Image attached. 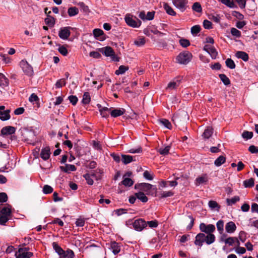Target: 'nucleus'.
I'll list each match as a JSON object with an SVG mask.
<instances>
[{
  "label": "nucleus",
  "mask_w": 258,
  "mask_h": 258,
  "mask_svg": "<svg viewBox=\"0 0 258 258\" xmlns=\"http://www.w3.org/2000/svg\"><path fill=\"white\" fill-rule=\"evenodd\" d=\"M52 244L53 249L59 255V258H74L75 256L72 249L68 248L67 250H64L56 242H53Z\"/></svg>",
  "instance_id": "nucleus-1"
},
{
  "label": "nucleus",
  "mask_w": 258,
  "mask_h": 258,
  "mask_svg": "<svg viewBox=\"0 0 258 258\" xmlns=\"http://www.w3.org/2000/svg\"><path fill=\"white\" fill-rule=\"evenodd\" d=\"M135 188L139 190V191H142L147 195H152L151 191L152 189H156L154 186L151 184L145 182L137 183L135 185Z\"/></svg>",
  "instance_id": "nucleus-2"
},
{
  "label": "nucleus",
  "mask_w": 258,
  "mask_h": 258,
  "mask_svg": "<svg viewBox=\"0 0 258 258\" xmlns=\"http://www.w3.org/2000/svg\"><path fill=\"white\" fill-rule=\"evenodd\" d=\"M124 20L128 26L133 28H138L142 24V22L136 17H135L134 19L133 16L130 14L125 16Z\"/></svg>",
  "instance_id": "nucleus-3"
},
{
  "label": "nucleus",
  "mask_w": 258,
  "mask_h": 258,
  "mask_svg": "<svg viewBox=\"0 0 258 258\" xmlns=\"http://www.w3.org/2000/svg\"><path fill=\"white\" fill-rule=\"evenodd\" d=\"M191 57L192 54L190 52L184 51L178 54L176 57V60L180 64H186L191 60Z\"/></svg>",
  "instance_id": "nucleus-4"
},
{
  "label": "nucleus",
  "mask_w": 258,
  "mask_h": 258,
  "mask_svg": "<svg viewBox=\"0 0 258 258\" xmlns=\"http://www.w3.org/2000/svg\"><path fill=\"white\" fill-rule=\"evenodd\" d=\"M12 206L10 204H1L0 205V214L11 218L12 216Z\"/></svg>",
  "instance_id": "nucleus-5"
},
{
  "label": "nucleus",
  "mask_w": 258,
  "mask_h": 258,
  "mask_svg": "<svg viewBox=\"0 0 258 258\" xmlns=\"http://www.w3.org/2000/svg\"><path fill=\"white\" fill-rule=\"evenodd\" d=\"M23 72L28 76H32L33 75V68L26 60H22L20 62Z\"/></svg>",
  "instance_id": "nucleus-6"
},
{
  "label": "nucleus",
  "mask_w": 258,
  "mask_h": 258,
  "mask_svg": "<svg viewBox=\"0 0 258 258\" xmlns=\"http://www.w3.org/2000/svg\"><path fill=\"white\" fill-rule=\"evenodd\" d=\"M200 230L201 232H204L207 234H212L213 232L215 231V226L213 224L206 225L204 223H202L199 226Z\"/></svg>",
  "instance_id": "nucleus-7"
},
{
  "label": "nucleus",
  "mask_w": 258,
  "mask_h": 258,
  "mask_svg": "<svg viewBox=\"0 0 258 258\" xmlns=\"http://www.w3.org/2000/svg\"><path fill=\"white\" fill-rule=\"evenodd\" d=\"M132 225L136 230L141 231L147 226V223L143 219L140 218L135 220Z\"/></svg>",
  "instance_id": "nucleus-8"
},
{
  "label": "nucleus",
  "mask_w": 258,
  "mask_h": 258,
  "mask_svg": "<svg viewBox=\"0 0 258 258\" xmlns=\"http://www.w3.org/2000/svg\"><path fill=\"white\" fill-rule=\"evenodd\" d=\"M73 29L70 26L61 28L58 32V36L62 39H68L71 34L70 30Z\"/></svg>",
  "instance_id": "nucleus-9"
},
{
  "label": "nucleus",
  "mask_w": 258,
  "mask_h": 258,
  "mask_svg": "<svg viewBox=\"0 0 258 258\" xmlns=\"http://www.w3.org/2000/svg\"><path fill=\"white\" fill-rule=\"evenodd\" d=\"M173 4L175 7L180 10L182 12H184L187 8V0H172Z\"/></svg>",
  "instance_id": "nucleus-10"
},
{
  "label": "nucleus",
  "mask_w": 258,
  "mask_h": 258,
  "mask_svg": "<svg viewBox=\"0 0 258 258\" xmlns=\"http://www.w3.org/2000/svg\"><path fill=\"white\" fill-rule=\"evenodd\" d=\"M48 10V9L47 8L44 9V12L47 15V18L45 19V23L49 27H52L55 23V19L53 17L50 16L51 13L50 11H49L48 13H47Z\"/></svg>",
  "instance_id": "nucleus-11"
},
{
  "label": "nucleus",
  "mask_w": 258,
  "mask_h": 258,
  "mask_svg": "<svg viewBox=\"0 0 258 258\" xmlns=\"http://www.w3.org/2000/svg\"><path fill=\"white\" fill-rule=\"evenodd\" d=\"M94 37L101 41H103L106 39L105 34L102 30L100 29H94L93 31Z\"/></svg>",
  "instance_id": "nucleus-12"
},
{
  "label": "nucleus",
  "mask_w": 258,
  "mask_h": 258,
  "mask_svg": "<svg viewBox=\"0 0 258 258\" xmlns=\"http://www.w3.org/2000/svg\"><path fill=\"white\" fill-rule=\"evenodd\" d=\"M204 50L207 51L213 59L216 58L218 52L214 46L210 45H205L204 47Z\"/></svg>",
  "instance_id": "nucleus-13"
},
{
  "label": "nucleus",
  "mask_w": 258,
  "mask_h": 258,
  "mask_svg": "<svg viewBox=\"0 0 258 258\" xmlns=\"http://www.w3.org/2000/svg\"><path fill=\"white\" fill-rule=\"evenodd\" d=\"M182 78L178 77L174 79L172 81L168 83L166 89H176L180 84Z\"/></svg>",
  "instance_id": "nucleus-14"
},
{
  "label": "nucleus",
  "mask_w": 258,
  "mask_h": 258,
  "mask_svg": "<svg viewBox=\"0 0 258 258\" xmlns=\"http://www.w3.org/2000/svg\"><path fill=\"white\" fill-rule=\"evenodd\" d=\"M16 131V127L12 126H6L1 130V135L2 136L10 135L14 134Z\"/></svg>",
  "instance_id": "nucleus-15"
},
{
  "label": "nucleus",
  "mask_w": 258,
  "mask_h": 258,
  "mask_svg": "<svg viewBox=\"0 0 258 258\" xmlns=\"http://www.w3.org/2000/svg\"><path fill=\"white\" fill-rule=\"evenodd\" d=\"M205 234L203 233H200L198 234L196 237L194 243L195 245L200 247H202L203 243L205 242Z\"/></svg>",
  "instance_id": "nucleus-16"
},
{
  "label": "nucleus",
  "mask_w": 258,
  "mask_h": 258,
  "mask_svg": "<svg viewBox=\"0 0 258 258\" xmlns=\"http://www.w3.org/2000/svg\"><path fill=\"white\" fill-rule=\"evenodd\" d=\"M22 251V249H19L16 252L15 255L16 258H30L33 255V253L31 252H24Z\"/></svg>",
  "instance_id": "nucleus-17"
},
{
  "label": "nucleus",
  "mask_w": 258,
  "mask_h": 258,
  "mask_svg": "<svg viewBox=\"0 0 258 258\" xmlns=\"http://www.w3.org/2000/svg\"><path fill=\"white\" fill-rule=\"evenodd\" d=\"M99 51L106 56H110L114 53V51L110 46L100 48Z\"/></svg>",
  "instance_id": "nucleus-18"
},
{
  "label": "nucleus",
  "mask_w": 258,
  "mask_h": 258,
  "mask_svg": "<svg viewBox=\"0 0 258 258\" xmlns=\"http://www.w3.org/2000/svg\"><path fill=\"white\" fill-rule=\"evenodd\" d=\"M50 155V151L49 147H46L42 149L40 153V157L44 160L48 159Z\"/></svg>",
  "instance_id": "nucleus-19"
},
{
  "label": "nucleus",
  "mask_w": 258,
  "mask_h": 258,
  "mask_svg": "<svg viewBox=\"0 0 258 258\" xmlns=\"http://www.w3.org/2000/svg\"><path fill=\"white\" fill-rule=\"evenodd\" d=\"M236 226L232 221H229L225 225L226 231L228 233H232L235 231Z\"/></svg>",
  "instance_id": "nucleus-20"
},
{
  "label": "nucleus",
  "mask_w": 258,
  "mask_h": 258,
  "mask_svg": "<svg viewBox=\"0 0 258 258\" xmlns=\"http://www.w3.org/2000/svg\"><path fill=\"white\" fill-rule=\"evenodd\" d=\"M109 248L112 250L114 254H117L120 251V246L119 244L116 241H112L110 244Z\"/></svg>",
  "instance_id": "nucleus-21"
},
{
  "label": "nucleus",
  "mask_w": 258,
  "mask_h": 258,
  "mask_svg": "<svg viewBox=\"0 0 258 258\" xmlns=\"http://www.w3.org/2000/svg\"><path fill=\"white\" fill-rule=\"evenodd\" d=\"M125 112V109L124 108H117L111 111L110 115L113 117H117L123 115Z\"/></svg>",
  "instance_id": "nucleus-22"
},
{
  "label": "nucleus",
  "mask_w": 258,
  "mask_h": 258,
  "mask_svg": "<svg viewBox=\"0 0 258 258\" xmlns=\"http://www.w3.org/2000/svg\"><path fill=\"white\" fill-rule=\"evenodd\" d=\"M60 169L61 171L66 172L70 173V171H75L77 170V168L74 165L66 164L65 166H60Z\"/></svg>",
  "instance_id": "nucleus-23"
},
{
  "label": "nucleus",
  "mask_w": 258,
  "mask_h": 258,
  "mask_svg": "<svg viewBox=\"0 0 258 258\" xmlns=\"http://www.w3.org/2000/svg\"><path fill=\"white\" fill-rule=\"evenodd\" d=\"M11 110L10 109H7L4 111H0V119L3 121L8 120L10 119L11 115L10 113Z\"/></svg>",
  "instance_id": "nucleus-24"
},
{
  "label": "nucleus",
  "mask_w": 258,
  "mask_h": 258,
  "mask_svg": "<svg viewBox=\"0 0 258 258\" xmlns=\"http://www.w3.org/2000/svg\"><path fill=\"white\" fill-rule=\"evenodd\" d=\"M235 56L238 58H241L244 61L248 60L249 56L247 53L242 51H238L235 53Z\"/></svg>",
  "instance_id": "nucleus-25"
},
{
  "label": "nucleus",
  "mask_w": 258,
  "mask_h": 258,
  "mask_svg": "<svg viewBox=\"0 0 258 258\" xmlns=\"http://www.w3.org/2000/svg\"><path fill=\"white\" fill-rule=\"evenodd\" d=\"M222 4L225 5L227 7L234 9L237 8V6L235 4L233 0H218Z\"/></svg>",
  "instance_id": "nucleus-26"
},
{
  "label": "nucleus",
  "mask_w": 258,
  "mask_h": 258,
  "mask_svg": "<svg viewBox=\"0 0 258 258\" xmlns=\"http://www.w3.org/2000/svg\"><path fill=\"white\" fill-rule=\"evenodd\" d=\"M213 134V129L211 126H208L203 133L202 136L205 139H209Z\"/></svg>",
  "instance_id": "nucleus-27"
},
{
  "label": "nucleus",
  "mask_w": 258,
  "mask_h": 258,
  "mask_svg": "<svg viewBox=\"0 0 258 258\" xmlns=\"http://www.w3.org/2000/svg\"><path fill=\"white\" fill-rule=\"evenodd\" d=\"M215 239L216 237L214 234L209 233L208 234H207V235H205L204 240L207 244L210 245L214 243L215 241Z\"/></svg>",
  "instance_id": "nucleus-28"
},
{
  "label": "nucleus",
  "mask_w": 258,
  "mask_h": 258,
  "mask_svg": "<svg viewBox=\"0 0 258 258\" xmlns=\"http://www.w3.org/2000/svg\"><path fill=\"white\" fill-rule=\"evenodd\" d=\"M163 8L168 15L172 16H174L176 15V12L174 11L172 8L167 3H164L163 4Z\"/></svg>",
  "instance_id": "nucleus-29"
},
{
  "label": "nucleus",
  "mask_w": 258,
  "mask_h": 258,
  "mask_svg": "<svg viewBox=\"0 0 258 258\" xmlns=\"http://www.w3.org/2000/svg\"><path fill=\"white\" fill-rule=\"evenodd\" d=\"M146 195V194L142 191H139L135 194V196L137 198V199L140 200L143 203H146L148 201V198Z\"/></svg>",
  "instance_id": "nucleus-30"
},
{
  "label": "nucleus",
  "mask_w": 258,
  "mask_h": 258,
  "mask_svg": "<svg viewBox=\"0 0 258 258\" xmlns=\"http://www.w3.org/2000/svg\"><path fill=\"white\" fill-rule=\"evenodd\" d=\"M9 84L8 79L3 74L0 73V86L2 87H7L9 85Z\"/></svg>",
  "instance_id": "nucleus-31"
},
{
  "label": "nucleus",
  "mask_w": 258,
  "mask_h": 258,
  "mask_svg": "<svg viewBox=\"0 0 258 258\" xmlns=\"http://www.w3.org/2000/svg\"><path fill=\"white\" fill-rule=\"evenodd\" d=\"M243 186L245 188L252 187L254 185V179L253 178H250L249 179H246L243 182Z\"/></svg>",
  "instance_id": "nucleus-32"
},
{
  "label": "nucleus",
  "mask_w": 258,
  "mask_h": 258,
  "mask_svg": "<svg viewBox=\"0 0 258 258\" xmlns=\"http://www.w3.org/2000/svg\"><path fill=\"white\" fill-rule=\"evenodd\" d=\"M79 9L76 7H72L68 9V13L70 17H73L78 14Z\"/></svg>",
  "instance_id": "nucleus-33"
},
{
  "label": "nucleus",
  "mask_w": 258,
  "mask_h": 258,
  "mask_svg": "<svg viewBox=\"0 0 258 258\" xmlns=\"http://www.w3.org/2000/svg\"><path fill=\"white\" fill-rule=\"evenodd\" d=\"M159 123L160 125L164 126L168 129H171L172 127V125L168 119L165 118L160 119L159 120Z\"/></svg>",
  "instance_id": "nucleus-34"
},
{
  "label": "nucleus",
  "mask_w": 258,
  "mask_h": 258,
  "mask_svg": "<svg viewBox=\"0 0 258 258\" xmlns=\"http://www.w3.org/2000/svg\"><path fill=\"white\" fill-rule=\"evenodd\" d=\"M121 160L124 164H127L133 161V156L128 155H121Z\"/></svg>",
  "instance_id": "nucleus-35"
},
{
  "label": "nucleus",
  "mask_w": 258,
  "mask_h": 258,
  "mask_svg": "<svg viewBox=\"0 0 258 258\" xmlns=\"http://www.w3.org/2000/svg\"><path fill=\"white\" fill-rule=\"evenodd\" d=\"M30 134V138H27L25 139V141L27 142V143L30 144H32L33 145H35V139L36 137L33 132H30L29 133Z\"/></svg>",
  "instance_id": "nucleus-36"
},
{
  "label": "nucleus",
  "mask_w": 258,
  "mask_h": 258,
  "mask_svg": "<svg viewBox=\"0 0 258 258\" xmlns=\"http://www.w3.org/2000/svg\"><path fill=\"white\" fill-rule=\"evenodd\" d=\"M226 161V158L223 156H220L214 161L215 166L219 167L224 163Z\"/></svg>",
  "instance_id": "nucleus-37"
},
{
  "label": "nucleus",
  "mask_w": 258,
  "mask_h": 258,
  "mask_svg": "<svg viewBox=\"0 0 258 258\" xmlns=\"http://www.w3.org/2000/svg\"><path fill=\"white\" fill-rule=\"evenodd\" d=\"M90 100L91 97L89 93L88 92H85L83 96L82 103L85 105L88 104L90 103Z\"/></svg>",
  "instance_id": "nucleus-38"
},
{
  "label": "nucleus",
  "mask_w": 258,
  "mask_h": 258,
  "mask_svg": "<svg viewBox=\"0 0 258 258\" xmlns=\"http://www.w3.org/2000/svg\"><path fill=\"white\" fill-rule=\"evenodd\" d=\"M208 177L207 174H205L202 176H199L197 177L196 179L197 182V184H201L203 183H205L208 181Z\"/></svg>",
  "instance_id": "nucleus-39"
},
{
  "label": "nucleus",
  "mask_w": 258,
  "mask_h": 258,
  "mask_svg": "<svg viewBox=\"0 0 258 258\" xmlns=\"http://www.w3.org/2000/svg\"><path fill=\"white\" fill-rule=\"evenodd\" d=\"M170 149H171V146L168 145L164 148H160V149H159L158 150V152H159L161 155L165 156V155L168 154Z\"/></svg>",
  "instance_id": "nucleus-40"
},
{
  "label": "nucleus",
  "mask_w": 258,
  "mask_h": 258,
  "mask_svg": "<svg viewBox=\"0 0 258 258\" xmlns=\"http://www.w3.org/2000/svg\"><path fill=\"white\" fill-rule=\"evenodd\" d=\"M219 77L225 85L228 86L230 84L229 79L225 74H220L219 75Z\"/></svg>",
  "instance_id": "nucleus-41"
},
{
  "label": "nucleus",
  "mask_w": 258,
  "mask_h": 258,
  "mask_svg": "<svg viewBox=\"0 0 258 258\" xmlns=\"http://www.w3.org/2000/svg\"><path fill=\"white\" fill-rule=\"evenodd\" d=\"M240 200V198L238 196H235L232 199H227L226 203L228 206H231L235 204L237 202Z\"/></svg>",
  "instance_id": "nucleus-42"
},
{
  "label": "nucleus",
  "mask_w": 258,
  "mask_h": 258,
  "mask_svg": "<svg viewBox=\"0 0 258 258\" xmlns=\"http://www.w3.org/2000/svg\"><path fill=\"white\" fill-rule=\"evenodd\" d=\"M121 183L125 186H131L134 184V181L128 177H124Z\"/></svg>",
  "instance_id": "nucleus-43"
},
{
  "label": "nucleus",
  "mask_w": 258,
  "mask_h": 258,
  "mask_svg": "<svg viewBox=\"0 0 258 258\" xmlns=\"http://www.w3.org/2000/svg\"><path fill=\"white\" fill-rule=\"evenodd\" d=\"M192 10L197 13H201L202 12V8L199 2L194 3L192 6Z\"/></svg>",
  "instance_id": "nucleus-44"
},
{
  "label": "nucleus",
  "mask_w": 258,
  "mask_h": 258,
  "mask_svg": "<svg viewBox=\"0 0 258 258\" xmlns=\"http://www.w3.org/2000/svg\"><path fill=\"white\" fill-rule=\"evenodd\" d=\"M111 110V108H108L106 107H104L103 108H101L99 110V112L100 113L101 115L103 117H107L109 116L108 111Z\"/></svg>",
  "instance_id": "nucleus-45"
},
{
  "label": "nucleus",
  "mask_w": 258,
  "mask_h": 258,
  "mask_svg": "<svg viewBox=\"0 0 258 258\" xmlns=\"http://www.w3.org/2000/svg\"><path fill=\"white\" fill-rule=\"evenodd\" d=\"M128 70V67H126L125 66L121 65V66H119L118 70H116L115 72V74L116 75L123 74Z\"/></svg>",
  "instance_id": "nucleus-46"
},
{
  "label": "nucleus",
  "mask_w": 258,
  "mask_h": 258,
  "mask_svg": "<svg viewBox=\"0 0 258 258\" xmlns=\"http://www.w3.org/2000/svg\"><path fill=\"white\" fill-rule=\"evenodd\" d=\"M225 64L226 66L230 69H234L236 67L234 61L230 58H228L226 60Z\"/></svg>",
  "instance_id": "nucleus-47"
},
{
  "label": "nucleus",
  "mask_w": 258,
  "mask_h": 258,
  "mask_svg": "<svg viewBox=\"0 0 258 258\" xmlns=\"http://www.w3.org/2000/svg\"><path fill=\"white\" fill-rule=\"evenodd\" d=\"M201 30L200 25H195L191 28V33L194 35H197Z\"/></svg>",
  "instance_id": "nucleus-48"
},
{
  "label": "nucleus",
  "mask_w": 258,
  "mask_h": 258,
  "mask_svg": "<svg viewBox=\"0 0 258 258\" xmlns=\"http://www.w3.org/2000/svg\"><path fill=\"white\" fill-rule=\"evenodd\" d=\"M218 231L220 234H222L224 230V221L222 220H219L216 223Z\"/></svg>",
  "instance_id": "nucleus-49"
},
{
  "label": "nucleus",
  "mask_w": 258,
  "mask_h": 258,
  "mask_svg": "<svg viewBox=\"0 0 258 258\" xmlns=\"http://www.w3.org/2000/svg\"><path fill=\"white\" fill-rule=\"evenodd\" d=\"M242 137L243 139L246 140L250 139L253 137V133L252 132H249L244 131L242 134Z\"/></svg>",
  "instance_id": "nucleus-50"
},
{
  "label": "nucleus",
  "mask_w": 258,
  "mask_h": 258,
  "mask_svg": "<svg viewBox=\"0 0 258 258\" xmlns=\"http://www.w3.org/2000/svg\"><path fill=\"white\" fill-rule=\"evenodd\" d=\"M146 43L145 38L144 37L139 38L134 41V44L138 46H142Z\"/></svg>",
  "instance_id": "nucleus-51"
},
{
  "label": "nucleus",
  "mask_w": 258,
  "mask_h": 258,
  "mask_svg": "<svg viewBox=\"0 0 258 258\" xmlns=\"http://www.w3.org/2000/svg\"><path fill=\"white\" fill-rule=\"evenodd\" d=\"M179 44L183 47H187L190 45V42L188 40L184 38H181L179 41Z\"/></svg>",
  "instance_id": "nucleus-52"
},
{
  "label": "nucleus",
  "mask_w": 258,
  "mask_h": 258,
  "mask_svg": "<svg viewBox=\"0 0 258 258\" xmlns=\"http://www.w3.org/2000/svg\"><path fill=\"white\" fill-rule=\"evenodd\" d=\"M66 84L65 79H61L57 81L55 86L56 88H61L63 86H65Z\"/></svg>",
  "instance_id": "nucleus-53"
},
{
  "label": "nucleus",
  "mask_w": 258,
  "mask_h": 258,
  "mask_svg": "<svg viewBox=\"0 0 258 258\" xmlns=\"http://www.w3.org/2000/svg\"><path fill=\"white\" fill-rule=\"evenodd\" d=\"M29 100L31 102H35L38 104L39 101V99L36 94L33 93L29 97Z\"/></svg>",
  "instance_id": "nucleus-54"
},
{
  "label": "nucleus",
  "mask_w": 258,
  "mask_h": 258,
  "mask_svg": "<svg viewBox=\"0 0 258 258\" xmlns=\"http://www.w3.org/2000/svg\"><path fill=\"white\" fill-rule=\"evenodd\" d=\"M53 188L49 185H45L43 188V192L45 194H49L53 192Z\"/></svg>",
  "instance_id": "nucleus-55"
},
{
  "label": "nucleus",
  "mask_w": 258,
  "mask_h": 258,
  "mask_svg": "<svg viewBox=\"0 0 258 258\" xmlns=\"http://www.w3.org/2000/svg\"><path fill=\"white\" fill-rule=\"evenodd\" d=\"M236 239V237H229L225 239L224 242L226 244L229 246H232L234 244V240Z\"/></svg>",
  "instance_id": "nucleus-56"
},
{
  "label": "nucleus",
  "mask_w": 258,
  "mask_h": 258,
  "mask_svg": "<svg viewBox=\"0 0 258 258\" xmlns=\"http://www.w3.org/2000/svg\"><path fill=\"white\" fill-rule=\"evenodd\" d=\"M187 217L190 220V223L187 226L186 229L187 230H189L192 228V227L194 226V222H195V218L191 215H188L187 216Z\"/></svg>",
  "instance_id": "nucleus-57"
},
{
  "label": "nucleus",
  "mask_w": 258,
  "mask_h": 258,
  "mask_svg": "<svg viewBox=\"0 0 258 258\" xmlns=\"http://www.w3.org/2000/svg\"><path fill=\"white\" fill-rule=\"evenodd\" d=\"M209 19L213 21L214 22L218 23L220 22V17L219 15L211 14L209 15Z\"/></svg>",
  "instance_id": "nucleus-58"
},
{
  "label": "nucleus",
  "mask_w": 258,
  "mask_h": 258,
  "mask_svg": "<svg viewBox=\"0 0 258 258\" xmlns=\"http://www.w3.org/2000/svg\"><path fill=\"white\" fill-rule=\"evenodd\" d=\"M238 238L242 242H245L247 238V233L244 231H241L239 233Z\"/></svg>",
  "instance_id": "nucleus-59"
},
{
  "label": "nucleus",
  "mask_w": 258,
  "mask_h": 258,
  "mask_svg": "<svg viewBox=\"0 0 258 258\" xmlns=\"http://www.w3.org/2000/svg\"><path fill=\"white\" fill-rule=\"evenodd\" d=\"M231 33L233 36L237 38H239L241 36V32L235 28L231 29Z\"/></svg>",
  "instance_id": "nucleus-60"
},
{
  "label": "nucleus",
  "mask_w": 258,
  "mask_h": 258,
  "mask_svg": "<svg viewBox=\"0 0 258 258\" xmlns=\"http://www.w3.org/2000/svg\"><path fill=\"white\" fill-rule=\"evenodd\" d=\"M10 219V217L0 214V224L5 225Z\"/></svg>",
  "instance_id": "nucleus-61"
},
{
  "label": "nucleus",
  "mask_w": 258,
  "mask_h": 258,
  "mask_svg": "<svg viewBox=\"0 0 258 258\" xmlns=\"http://www.w3.org/2000/svg\"><path fill=\"white\" fill-rule=\"evenodd\" d=\"M208 205L211 209H214L217 208L218 210L220 208V206L216 201H210L209 202Z\"/></svg>",
  "instance_id": "nucleus-62"
},
{
  "label": "nucleus",
  "mask_w": 258,
  "mask_h": 258,
  "mask_svg": "<svg viewBox=\"0 0 258 258\" xmlns=\"http://www.w3.org/2000/svg\"><path fill=\"white\" fill-rule=\"evenodd\" d=\"M8 200V197L6 193L0 192V203H3L6 202Z\"/></svg>",
  "instance_id": "nucleus-63"
},
{
  "label": "nucleus",
  "mask_w": 258,
  "mask_h": 258,
  "mask_svg": "<svg viewBox=\"0 0 258 258\" xmlns=\"http://www.w3.org/2000/svg\"><path fill=\"white\" fill-rule=\"evenodd\" d=\"M58 51L63 56H66L68 54L67 49L63 45L60 46L58 49Z\"/></svg>",
  "instance_id": "nucleus-64"
}]
</instances>
